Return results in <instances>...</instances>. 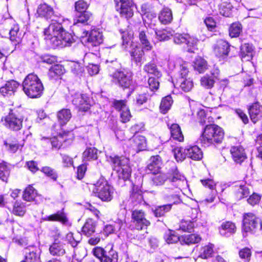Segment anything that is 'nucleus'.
Wrapping results in <instances>:
<instances>
[{"label": "nucleus", "instance_id": "obj_63", "mask_svg": "<svg viewBox=\"0 0 262 262\" xmlns=\"http://www.w3.org/2000/svg\"><path fill=\"white\" fill-rule=\"evenodd\" d=\"M41 171L54 180H56L57 178V175L55 170L50 167H43L42 168Z\"/></svg>", "mask_w": 262, "mask_h": 262}, {"label": "nucleus", "instance_id": "obj_60", "mask_svg": "<svg viewBox=\"0 0 262 262\" xmlns=\"http://www.w3.org/2000/svg\"><path fill=\"white\" fill-rule=\"evenodd\" d=\"M251 255V250L248 248H245L239 251V256L241 258L245 261H249Z\"/></svg>", "mask_w": 262, "mask_h": 262}, {"label": "nucleus", "instance_id": "obj_15", "mask_svg": "<svg viewBox=\"0 0 262 262\" xmlns=\"http://www.w3.org/2000/svg\"><path fill=\"white\" fill-rule=\"evenodd\" d=\"M94 255L100 260L101 262H117L118 255L113 250L109 252V254L112 256L110 257L106 254V251L100 247H96L93 250Z\"/></svg>", "mask_w": 262, "mask_h": 262}, {"label": "nucleus", "instance_id": "obj_52", "mask_svg": "<svg viewBox=\"0 0 262 262\" xmlns=\"http://www.w3.org/2000/svg\"><path fill=\"white\" fill-rule=\"evenodd\" d=\"M81 239V235L77 232L74 234L72 232L68 233L66 235V240L73 247H75Z\"/></svg>", "mask_w": 262, "mask_h": 262}, {"label": "nucleus", "instance_id": "obj_41", "mask_svg": "<svg viewBox=\"0 0 262 262\" xmlns=\"http://www.w3.org/2000/svg\"><path fill=\"white\" fill-rule=\"evenodd\" d=\"M173 101L170 96L168 95L162 99L160 110L162 113L166 114L170 108Z\"/></svg>", "mask_w": 262, "mask_h": 262}, {"label": "nucleus", "instance_id": "obj_57", "mask_svg": "<svg viewBox=\"0 0 262 262\" xmlns=\"http://www.w3.org/2000/svg\"><path fill=\"white\" fill-rule=\"evenodd\" d=\"M155 34L157 39L160 41L167 40L172 35L171 32L165 29L156 30L155 31Z\"/></svg>", "mask_w": 262, "mask_h": 262}, {"label": "nucleus", "instance_id": "obj_46", "mask_svg": "<svg viewBox=\"0 0 262 262\" xmlns=\"http://www.w3.org/2000/svg\"><path fill=\"white\" fill-rule=\"evenodd\" d=\"M213 245L209 244L202 247L199 251V257L202 258H207L211 256L213 253Z\"/></svg>", "mask_w": 262, "mask_h": 262}, {"label": "nucleus", "instance_id": "obj_48", "mask_svg": "<svg viewBox=\"0 0 262 262\" xmlns=\"http://www.w3.org/2000/svg\"><path fill=\"white\" fill-rule=\"evenodd\" d=\"M10 166L6 163H0V179L7 182L10 174Z\"/></svg>", "mask_w": 262, "mask_h": 262}, {"label": "nucleus", "instance_id": "obj_38", "mask_svg": "<svg viewBox=\"0 0 262 262\" xmlns=\"http://www.w3.org/2000/svg\"><path fill=\"white\" fill-rule=\"evenodd\" d=\"M174 159L178 162L184 161L187 156L186 146L185 148L176 147L172 150Z\"/></svg>", "mask_w": 262, "mask_h": 262}, {"label": "nucleus", "instance_id": "obj_42", "mask_svg": "<svg viewBox=\"0 0 262 262\" xmlns=\"http://www.w3.org/2000/svg\"><path fill=\"white\" fill-rule=\"evenodd\" d=\"M193 67L195 70L200 73L204 72L207 69L206 61L201 57L196 58L194 61Z\"/></svg>", "mask_w": 262, "mask_h": 262}, {"label": "nucleus", "instance_id": "obj_4", "mask_svg": "<svg viewBox=\"0 0 262 262\" xmlns=\"http://www.w3.org/2000/svg\"><path fill=\"white\" fill-rule=\"evenodd\" d=\"M24 93L30 98L39 97L43 92V85L37 75L28 74L23 82Z\"/></svg>", "mask_w": 262, "mask_h": 262}, {"label": "nucleus", "instance_id": "obj_51", "mask_svg": "<svg viewBox=\"0 0 262 262\" xmlns=\"http://www.w3.org/2000/svg\"><path fill=\"white\" fill-rule=\"evenodd\" d=\"M232 6L230 3H223L219 6L220 13L224 16L229 17L232 14Z\"/></svg>", "mask_w": 262, "mask_h": 262}, {"label": "nucleus", "instance_id": "obj_10", "mask_svg": "<svg viewBox=\"0 0 262 262\" xmlns=\"http://www.w3.org/2000/svg\"><path fill=\"white\" fill-rule=\"evenodd\" d=\"M259 223L258 218L251 212L243 215L242 230L244 232L254 233Z\"/></svg>", "mask_w": 262, "mask_h": 262}, {"label": "nucleus", "instance_id": "obj_37", "mask_svg": "<svg viewBox=\"0 0 262 262\" xmlns=\"http://www.w3.org/2000/svg\"><path fill=\"white\" fill-rule=\"evenodd\" d=\"M19 28L17 25H14L9 31L10 39L16 45L21 40V35L19 32Z\"/></svg>", "mask_w": 262, "mask_h": 262}, {"label": "nucleus", "instance_id": "obj_19", "mask_svg": "<svg viewBox=\"0 0 262 262\" xmlns=\"http://www.w3.org/2000/svg\"><path fill=\"white\" fill-rule=\"evenodd\" d=\"M236 227L233 222L227 221L223 222L219 228V232L222 236L229 237L235 233Z\"/></svg>", "mask_w": 262, "mask_h": 262}, {"label": "nucleus", "instance_id": "obj_11", "mask_svg": "<svg viewBox=\"0 0 262 262\" xmlns=\"http://www.w3.org/2000/svg\"><path fill=\"white\" fill-rule=\"evenodd\" d=\"M115 2L121 17L129 18L133 16L134 4L132 0H115Z\"/></svg>", "mask_w": 262, "mask_h": 262}, {"label": "nucleus", "instance_id": "obj_6", "mask_svg": "<svg viewBox=\"0 0 262 262\" xmlns=\"http://www.w3.org/2000/svg\"><path fill=\"white\" fill-rule=\"evenodd\" d=\"M107 160L112 163L114 169L118 173L119 179L124 181L129 179L132 172L129 165V159L124 157L110 156Z\"/></svg>", "mask_w": 262, "mask_h": 262}, {"label": "nucleus", "instance_id": "obj_49", "mask_svg": "<svg viewBox=\"0 0 262 262\" xmlns=\"http://www.w3.org/2000/svg\"><path fill=\"white\" fill-rule=\"evenodd\" d=\"M26 205L24 203L16 202L13 205L12 212L14 214L23 216L26 213Z\"/></svg>", "mask_w": 262, "mask_h": 262}, {"label": "nucleus", "instance_id": "obj_34", "mask_svg": "<svg viewBox=\"0 0 262 262\" xmlns=\"http://www.w3.org/2000/svg\"><path fill=\"white\" fill-rule=\"evenodd\" d=\"M64 73L63 67L60 64L52 66L49 71L48 75L51 79H56Z\"/></svg>", "mask_w": 262, "mask_h": 262}, {"label": "nucleus", "instance_id": "obj_20", "mask_svg": "<svg viewBox=\"0 0 262 262\" xmlns=\"http://www.w3.org/2000/svg\"><path fill=\"white\" fill-rule=\"evenodd\" d=\"M230 152L233 160L237 163H241L246 158L244 148L241 146L232 147Z\"/></svg>", "mask_w": 262, "mask_h": 262}, {"label": "nucleus", "instance_id": "obj_21", "mask_svg": "<svg viewBox=\"0 0 262 262\" xmlns=\"http://www.w3.org/2000/svg\"><path fill=\"white\" fill-rule=\"evenodd\" d=\"M254 54L253 47L249 43H244L241 47L240 56L242 60L250 61Z\"/></svg>", "mask_w": 262, "mask_h": 262}, {"label": "nucleus", "instance_id": "obj_53", "mask_svg": "<svg viewBox=\"0 0 262 262\" xmlns=\"http://www.w3.org/2000/svg\"><path fill=\"white\" fill-rule=\"evenodd\" d=\"M242 31V26L239 23H233L229 29V35L231 37H238Z\"/></svg>", "mask_w": 262, "mask_h": 262}, {"label": "nucleus", "instance_id": "obj_58", "mask_svg": "<svg viewBox=\"0 0 262 262\" xmlns=\"http://www.w3.org/2000/svg\"><path fill=\"white\" fill-rule=\"evenodd\" d=\"M194 227V223L193 221L182 220L180 223L179 228L184 231L191 232Z\"/></svg>", "mask_w": 262, "mask_h": 262}, {"label": "nucleus", "instance_id": "obj_55", "mask_svg": "<svg viewBox=\"0 0 262 262\" xmlns=\"http://www.w3.org/2000/svg\"><path fill=\"white\" fill-rule=\"evenodd\" d=\"M140 41L145 50L149 51L152 49V46L149 42L147 37L144 31H141L139 34Z\"/></svg>", "mask_w": 262, "mask_h": 262}, {"label": "nucleus", "instance_id": "obj_35", "mask_svg": "<svg viewBox=\"0 0 262 262\" xmlns=\"http://www.w3.org/2000/svg\"><path fill=\"white\" fill-rule=\"evenodd\" d=\"M58 122L62 126L67 123L72 117L71 113L69 109H62L59 111L57 114Z\"/></svg>", "mask_w": 262, "mask_h": 262}, {"label": "nucleus", "instance_id": "obj_8", "mask_svg": "<svg viewBox=\"0 0 262 262\" xmlns=\"http://www.w3.org/2000/svg\"><path fill=\"white\" fill-rule=\"evenodd\" d=\"M111 76L112 81L119 86L132 90L135 89L136 83L133 80V74L131 72L117 70L111 74Z\"/></svg>", "mask_w": 262, "mask_h": 262}, {"label": "nucleus", "instance_id": "obj_14", "mask_svg": "<svg viewBox=\"0 0 262 262\" xmlns=\"http://www.w3.org/2000/svg\"><path fill=\"white\" fill-rule=\"evenodd\" d=\"M132 217L136 228L141 230L146 228L150 222L145 218L144 212L142 210H135L132 211Z\"/></svg>", "mask_w": 262, "mask_h": 262}, {"label": "nucleus", "instance_id": "obj_16", "mask_svg": "<svg viewBox=\"0 0 262 262\" xmlns=\"http://www.w3.org/2000/svg\"><path fill=\"white\" fill-rule=\"evenodd\" d=\"M19 86V83L15 80L7 81L0 86V94L4 97L9 98L15 95Z\"/></svg>", "mask_w": 262, "mask_h": 262}, {"label": "nucleus", "instance_id": "obj_64", "mask_svg": "<svg viewBox=\"0 0 262 262\" xmlns=\"http://www.w3.org/2000/svg\"><path fill=\"white\" fill-rule=\"evenodd\" d=\"M70 67L72 72L75 74L79 75L83 71V67L79 62H72Z\"/></svg>", "mask_w": 262, "mask_h": 262}, {"label": "nucleus", "instance_id": "obj_31", "mask_svg": "<svg viewBox=\"0 0 262 262\" xmlns=\"http://www.w3.org/2000/svg\"><path fill=\"white\" fill-rule=\"evenodd\" d=\"M159 19L164 25L170 24L173 19L171 10L168 8H163L159 15Z\"/></svg>", "mask_w": 262, "mask_h": 262}, {"label": "nucleus", "instance_id": "obj_1", "mask_svg": "<svg viewBox=\"0 0 262 262\" xmlns=\"http://www.w3.org/2000/svg\"><path fill=\"white\" fill-rule=\"evenodd\" d=\"M154 174L151 178L152 185L156 186H162L167 182L171 186L165 188L162 191L163 195L165 197L173 196L174 189H180V187L186 184V178L180 173L175 165L171 167L166 172Z\"/></svg>", "mask_w": 262, "mask_h": 262}, {"label": "nucleus", "instance_id": "obj_43", "mask_svg": "<svg viewBox=\"0 0 262 262\" xmlns=\"http://www.w3.org/2000/svg\"><path fill=\"white\" fill-rule=\"evenodd\" d=\"M36 195V190L32 186L29 185L25 189L23 198L26 201H31L34 200Z\"/></svg>", "mask_w": 262, "mask_h": 262}, {"label": "nucleus", "instance_id": "obj_50", "mask_svg": "<svg viewBox=\"0 0 262 262\" xmlns=\"http://www.w3.org/2000/svg\"><path fill=\"white\" fill-rule=\"evenodd\" d=\"M171 204H166L162 206H159L153 210L154 214L156 217L164 216L165 214L169 212L171 209Z\"/></svg>", "mask_w": 262, "mask_h": 262}, {"label": "nucleus", "instance_id": "obj_22", "mask_svg": "<svg viewBox=\"0 0 262 262\" xmlns=\"http://www.w3.org/2000/svg\"><path fill=\"white\" fill-rule=\"evenodd\" d=\"M162 165L161 158L158 155L150 157L147 168L152 173H156L161 169Z\"/></svg>", "mask_w": 262, "mask_h": 262}, {"label": "nucleus", "instance_id": "obj_29", "mask_svg": "<svg viewBox=\"0 0 262 262\" xmlns=\"http://www.w3.org/2000/svg\"><path fill=\"white\" fill-rule=\"evenodd\" d=\"M167 126L170 131L171 136L174 140L179 142L184 141V136L179 124L172 123L170 125L167 123Z\"/></svg>", "mask_w": 262, "mask_h": 262}, {"label": "nucleus", "instance_id": "obj_7", "mask_svg": "<svg viewBox=\"0 0 262 262\" xmlns=\"http://www.w3.org/2000/svg\"><path fill=\"white\" fill-rule=\"evenodd\" d=\"M93 192L103 201H110L114 193V188L103 178L100 179L94 185Z\"/></svg>", "mask_w": 262, "mask_h": 262}, {"label": "nucleus", "instance_id": "obj_30", "mask_svg": "<svg viewBox=\"0 0 262 262\" xmlns=\"http://www.w3.org/2000/svg\"><path fill=\"white\" fill-rule=\"evenodd\" d=\"M37 248L33 246H30L24 250L25 262H35L36 260Z\"/></svg>", "mask_w": 262, "mask_h": 262}, {"label": "nucleus", "instance_id": "obj_45", "mask_svg": "<svg viewBox=\"0 0 262 262\" xmlns=\"http://www.w3.org/2000/svg\"><path fill=\"white\" fill-rule=\"evenodd\" d=\"M84 161L96 160L97 158V149L95 148H88L83 153Z\"/></svg>", "mask_w": 262, "mask_h": 262}, {"label": "nucleus", "instance_id": "obj_33", "mask_svg": "<svg viewBox=\"0 0 262 262\" xmlns=\"http://www.w3.org/2000/svg\"><path fill=\"white\" fill-rule=\"evenodd\" d=\"M235 195L237 200L247 197L250 193L249 189L246 184L236 185L234 186Z\"/></svg>", "mask_w": 262, "mask_h": 262}, {"label": "nucleus", "instance_id": "obj_28", "mask_svg": "<svg viewBox=\"0 0 262 262\" xmlns=\"http://www.w3.org/2000/svg\"><path fill=\"white\" fill-rule=\"evenodd\" d=\"M37 13L38 16L48 19L52 18L54 12L51 7L46 4H43L38 6L37 9Z\"/></svg>", "mask_w": 262, "mask_h": 262}, {"label": "nucleus", "instance_id": "obj_44", "mask_svg": "<svg viewBox=\"0 0 262 262\" xmlns=\"http://www.w3.org/2000/svg\"><path fill=\"white\" fill-rule=\"evenodd\" d=\"M45 220L49 221H59L65 223L68 221L65 214L61 211H58L56 213L47 216Z\"/></svg>", "mask_w": 262, "mask_h": 262}, {"label": "nucleus", "instance_id": "obj_25", "mask_svg": "<svg viewBox=\"0 0 262 262\" xmlns=\"http://www.w3.org/2000/svg\"><path fill=\"white\" fill-rule=\"evenodd\" d=\"M229 52V45L224 40L219 41L214 48V52L216 56L224 58L228 55Z\"/></svg>", "mask_w": 262, "mask_h": 262}, {"label": "nucleus", "instance_id": "obj_47", "mask_svg": "<svg viewBox=\"0 0 262 262\" xmlns=\"http://www.w3.org/2000/svg\"><path fill=\"white\" fill-rule=\"evenodd\" d=\"M164 238L167 244H173L178 241L180 242V237H179L175 232L171 230H168L165 233Z\"/></svg>", "mask_w": 262, "mask_h": 262}, {"label": "nucleus", "instance_id": "obj_59", "mask_svg": "<svg viewBox=\"0 0 262 262\" xmlns=\"http://www.w3.org/2000/svg\"><path fill=\"white\" fill-rule=\"evenodd\" d=\"M88 7V4L83 0H79L75 3V9L79 13L87 11Z\"/></svg>", "mask_w": 262, "mask_h": 262}, {"label": "nucleus", "instance_id": "obj_32", "mask_svg": "<svg viewBox=\"0 0 262 262\" xmlns=\"http://www.w3.org/2000/svg\"><path fill=\"white\" fill-rule=\"evenodd\" d=\"M96 223L91 219H88L82 227V232L83 234L90 236L95 231Z\"/></svg>", "mask_w": 262, "mask_h": 262}, {"label": "nucleus", "instance_id": "obj_12", "mask_svg": "<svg viewBox=\"0 0 262 262\" xmlns=\"http://www.w3.org/2000/svg\"><path fill=\"white\" fill-rule=\"evenodd\" d=\"M173 41L177 44L185 43L187 51L189 52H194L196 49L197 39L187 34L176 33L173 36Z\"/></svg>", "mask_w": 262, "mask_h": 262}, {"label": "nucleus", "instance_id": "obj_27", "mask_svg": "<svg viewBox=\"0 0 262 262\" xmlns=\"http://www.w3.org/2000/svg\"><path fill=\"white\" fill-rule=\"evenodd\" d=\"M50 253L53 256H61L66 253L64 245L57 240L50 246L49 248Z\"/></svg>", "mask_w": 262, "mask_h": 262}, {"label": "nucleus", "instance_id": "obj_2", "mask_svg": "<svg viewBox=\"0 0 262 262\" xmlns=\"http://www.w3.org/2000/svg\"><path fill=\"white\" fill-rule=\"evenodd\" d=\"M53 22L44 30L45 39L49 40L55 47H63L70 43L73 40L72 35L64 30L61 23L63 20L61 17L57 19L53 18Z\"/></svg>", "mask_w": 262, "mask_h": 262}, {"label": "nucleus", "instance_id": "obj_39", "mask_svg": "<svg viewBox=\"0 0 262 262\" xmlns=\"http://www.w3.org/2000/svg\"><path fill=\"white\" fill-rule=\"evenodd\" d=\"M180 88L185 92H189L193 86L192 80L190 78H184L180 77L177 81Z\"/></svg>", "mask_w": 262, "mask_h": 262}, {"label": "nucleus", "instance_id": "obj_23", "mask_svg": "<svg viewBox=\"0 0 262 262\" xmlns=\"http://www.w3.org/2000/svg\"><path fill=\"white\" fill-rule=\"evenodd\" d=\"M132 143V146L133 149L137 151H141L145 149L146 147V141L144 136H136L130 140Z\"/></svg>", "mask_w": 262, "mask_h": 262}, {"label": "nucleus", "instance_id": "obj_54", "mask_svg": "<svg viewBox=\"0 0 262 262\" xmlns=\"http://www.w3.org/2000/svg\"><path fill=\"white\" fill-rule=\"evenodd\" d=\"M92 14L89 11H85L79 13V15L77 16L76 19L74 20V25H76L79 23L82 24L87 23L88 21L91 19Z\"/></svg>", "mask_w": 262, "mask_h": 262}, {"label": "nucleus", "instance_id": "obj_26", "mask_svg": "<svg viewBox=\"0 0 262 262\" xmlns=\"http://www.w3.org/2000/svg\"><path fill=\"white\" fill-rule=\"evenodd\" d=\"M187 156L193 160H200L203 158V152L196 145L186 146Z\"/></svg>", "mask_w": 262, "mask_h": 262}, {"label": "nucleus", "instance_id": "obj_9", "mask_svg": "<svg viewBox=\"0 0 262 262\" xmlns=\"http://www.w3.org/2000/svg\"><path fill=\"white\" fill-rule=\"evenodd\" d=\"M72 103L79 111L86 112L88 111L93 103L92 98L86 94L76 93L72 95Z\"/></svg>", "mask_w": 262, "mask_h": 262}, {"label": "nucleus", "instance_id": "obj_3", "mask_svg": "<svg viewBox=\"0 0 262 262\" xmlns=\"http://www.w3.org/2000/svg\"><path fill=\"white\" fill-rule=\"evenodd\" d=\"M224 137L223 129L215 124L207 125L201 134L199 141L205 147L209 146L214 143H220Z\"/></svg>", "mask_w": 262, "mask_h": 262}, {"label": "nucleus", "instance_id": "obj_36", "mask_svg": "<svg viewBox=\"0 0 262 262\" xmlns=\"http://www.w3.org/2000/svg\"><path fill=\"white\" fill-rule=\"evenodd\" d=\"M200 236L196 234L184 235L180 237V243L182 245H190L199 243L201 241Z\"/></svg>", "mask_w": 262, "mask_h": 262}, {"label": "nucleus", "instance_id": "obj_5", "mask_svg": "<svg viewBox=\"0 0 262 262\" xmlns=\"http://www.w3.org/2000/svg\"><path fill=\"white\" fill-rule=\"evenodd\" d=\"M132 34L123 32L122 35V47L124 50L130 52L131 60L136 63H140L144 53L142 48L132 40Z\"/></svg>", "mask_w": 262, "mask_h": 262}, {"label": "nucleus", "instance_id": "obj_56", "mask_svg": "<svg viewBox=\"0 0 262 262\" xmlns=\"http://www.w3.org/2000/svg\"><path fill=\"white\" fill-rule=\"evenodd\" d=\"M200 82L203 87L210 89L213 86L215 81L212 76L205 75L201 78Z\"/></svg>", "mask_w": 262, "mask_h": 262}, {"label": "nucleus", "instance_id": "obj_13", "mask_svg": "<svg viewBox=\"0 0 262 262\" xmlns=\"http://www.w3.org/2000/svg\"><path fill=\"white\" fill-rule=\"evenodd\" d=\"M23 119L19 115L10 112L4 119V125L8 129L13 130H19L23 126Z\"/></svg>", "mask_w": 262, "mask_h": 262}, {"label": "nucleus", "instance_id": "obj_17", "mask_svg": "<svg viewBox=\"0 0 262 262\" xmlns=\"http://www.w3.org/2000/svg\"><path fill=\"white\" fill-rule=\"evenodd\" d=\"M88 35V41L92 43L94 46H97L101 44L103 40L102 33L98 29H93L89 33L88 31L84 30L81 37H84Z\"/></svg>", "mask_w": 262, "mask_h": 262}, {"label": "nucleus", "instance_id": "obj_24", "mask_svg": "<svg viewBox=\"0 0 262 262\" xmlns=\"http://www.w3.org/2000/svg\"><path fill=\"white\" fill-rule=\"evenodd\" d=\"M249 113L252 121L256 123L262 118V106L258 103H255L250 106Z\"/></svg>", "mask_w": 262, "mask_h": 262}, {"label": "nucleus", "instance_id": "obj_61", "mask_svg": "<svg viewBox=\"0 0 262 262\" xmlns=\"http://www.w3.org/2000/svg\"><path fill=\"white\" fill-rule=\"evenodd\" d=\"M130 199L135 205L143 201V196L140 191H133L130 195Z\"/></svg>", "mask_w": 262, "mask_h": 262}, {"label": "nucleus", "instance_id": "obj_18", "mask_svg": "<svg viewBox=\"0 0 262 262\" xmlns=\"http://www.w3.org/2000/svg\"><path fill=\"white\" fill-rule=\"evenodd\" d=\"M114 105L116 109L120 112L121 121L123 123L128 122L131 118V114L128 107L126 106V101H115Z\"/></svg>", "mask_w": 262, "mask_h": 262}, {"label": "nucleus", "instance_id": "obj_40", "mask_svg": "<svg viewBox=\"0 0 262 262\" xmlns=\"http://www.w3.org/2000/svg\"><path fill=\"white\" fill-rule=\"evenodd\" d=\"M143 71L149 74L154 75L157 78H160L162 74L157 68V66L151 62H148L144 65Z\"/></svg>", "mask_w": 262, "mask_h": 262}, {"label": "nucleus", "instance_id": "obj_62", "mask_svg": "<svg viewBox=\"0 0 262 262\" xmlns=\"http://www.w3.org/2000/svg\"><path fill=\"white\" fill-rule=\"evenodd\" d=\"M159 78H155L152 77H150L148 78V84L149 87V89L152 91H154L155 90H157L159 89V82L158 79Z\"/></svg>", "mask_w": 262, "mask_h": 262}]
</instances>
